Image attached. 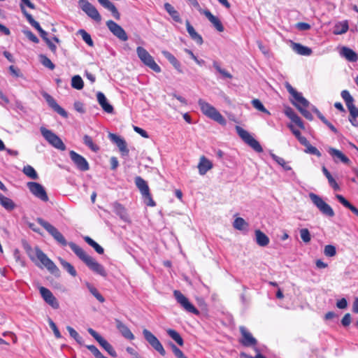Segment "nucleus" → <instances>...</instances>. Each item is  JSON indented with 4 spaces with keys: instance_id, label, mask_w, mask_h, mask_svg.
Here are the masks:
<instances>
[{
    "instance_id": "obj_49",
    "label": "nucleus",
    "mask_w": 358,
    "mask_h": 358,
    "mask_svg": "<svg viewBox=\"0 0 358 358\" xmlns=\"http://www.w3.org/2000/svg\"><path fill=\"white\" fill-rule=\"evenodd\" d=\"M294 104L296 106V107L299 109V110L301 112V113L308 120H313V115L303 107L301 104L299 103H294Z\"/></svg>"
},
{
    "instance_id": "obj_3",
    "label": "nucleus",
    "mask_w": 358,
    "mask_h": 358,
    "mask_svg": "<svg viewBox=\"0 0 358 358\" xmlns=\"http://www.w3.org/2000/svg\"><path fill=\"white\" fill-rule=\"evenodd\" d=\"M309 197L313 203L317 208L322 215L329 217H332L335 215L332 208L327 203L321 196L314 193H310Z\"/></svg>"
},
{
    "instance_id": "obj_59",
    "label": "nucleus",
    "mask_w": 358,
    "mask_h": 358,
    "mask_svg": "<svg viewBox=\"0 0 358 358\" xmlns=\"http://www.w3.org/2000/svg\"><path fill=\"white\" fill-rule=\"evenodd\" d=\"M289 119L293 122H294L298 127H299L301 129H304L303 122L301 121V118L298 116L296 113L294 114V116L291 117Z\"/></svg>"
},
{
    "instance_id": "obj_16",
    "label": "nucleus",
    "mask_w": 358,
    "mask_h": 358,
    "mask_svg": "<svg viewBox=\"0 0 358 358\" xmlns=\"http://www.w3.org/2000/svg\"><path fill=\"white\" fill-rule=\"evenodd\" d=\"M40 294L43 298V299L50 305L54 309H58L59 307V303L56 299V297L53 295V294L49 290L48 288L44 287H39Z\"/></svg>"
},
{
    "instance_id": "obj_61",
    "label": "nucleus",
    "mask_w": 358,
    "mask_h": 358,
    "mask_svg": "<svg viewBox=\"0 0 358 358\" xmlns=\"http://www.w3.org/2000/svg\"><path fill=\"white\" fill-rule=\"evenodd\" d=\"M189 36L199 45H201L203 42L201 36L196 31L190 35Z\"/></svg>"
},
{
    "instance_id": "obj_23",
    "label": "nucleus",
    "mask_w": 358,
    "mask_h": 358,
    "mask_svg": "<svg viewBox=\"0 0 358 358\" xmlns=\"http://www.w3.org/2000/svg\"><path fill=\"white\" fill-rule=\"evenodd\" d=\"M197 167L199 174L203 176L213 168V163L204 156H201Z\"/></svg>"
},
{
    "instance_id": "obj_35",
    "label": "nucleus",
    "mask_w": 358,
    "mask_h": 358,
    "mask_svg": "<svg viewBox=\"0 0 358 358\" xmlns=\"http://www.w3.org/2000/svg\"><path fill=\"white\" fill-rule=\"evenodd\" d=\"M349 26L347 20L336 23L334 27L333 33L336 35H341L346 33Z\"/></svg>"
},
{
    "instance_id": "obj_28",
    "label": "nucleus",
    "mask_w": 358,
    "mask_h": 358,
    "mask_svg": "<svg viewBox=\"0 0 358 358\" xmlns=\"http://www.w3.org/2000/svg\"><path fill=\"white\" fill-rule=\"evenodd\" d=\"M341 56L345 58L348 61L355 62L358 60L357 53L348 47H343L340 52Z\"/></svg>"
},
{
    "instance_id": "obj_50",
    "label": "nucleus",
    "mask_w": 358,
    "mask_h": 358,
    "mask_svg": "<svg viewBox=\"0 0 358 358\" xmlns=\"http://www.w3.org/2000/svg\"><path fill=\"white\" fill-rule=\"evenodd\" d=\"M233 226L238 230H243L245 227H248V223L242 217H237L234 220Z\"/></svg>"
},
{
    "instance_id": "obj_18",
    "label": "nucleus",
    "mask_w": 358,
    "mask_h": 358,
    "mask_svg": "<svg viewBox=\"0 0 358 358\" xmlns=\"http://www.w3.org/2000/svg\"><path fill=\"white\" fill-rule=\"evenodd\" d=\"M43 96L47 101V103H48L49 106L51 107L55 112H57L63 117H68V113H66V111L57 103V101L52 96H50L48 93H44Z\"/></svg>"
},
{
    "instance_id": "obj_43",
    "label": "nucleus",
    "mask_w": 358,
    "mask_h": 358,
    "mask_svg": "<svg viewBox=\"0 0 358 358\" xmlns=\"http://www.w3.org/2000/svg\"><path fill=\"white\" fill-rule=\"evenodd\" d=\"M23 173L31 179L36 180L38 176L35 169L30 165L24 166Z\"/></svg>"
},
{
    "instance_id": "obj_26",
    "label": "nucleus",
    "mask_w": 358,
    "mask_h": 358,
    "mask_svg": "<svg viewBox=\"0 0 358 358\" xmlns=\"http://www.w3.org/2000/svg\"><path fill=\"white\" fill-rule=\"evenodd\" d=\"M328 152L333 157L336 162H337L338 160L344 164H348L350 162L349 158L343 154L340 150L336 148H329Z\"/></svg>"
},
{
    "instance_id": "obj_36",
    "label": "nucleus",
    "mask_w": 358,
    "mask_h": 358,
    "mask_svg": "<svg viewBox=\"0 0 358 358\" xmlns=\"http://www.w3.org/2000/svg\"><path fill=\"white\" fill-rule=\"evenodd\" d=\"M336 198L341 204H343L345 208L350 209L358 217V209L355 206L352 205L343 196L336 194Z\"/></svg>"
},
{
    "instance_id": "obj_47",
    "label": "nucleus",
    "mask_w": 358,
    "mask_h": 358,
    "mask_svg": "<svg viewBox=\"0 0 358 358\" xmlns=\"http://www.w3.org/2000/svg\"><path fill=\"white\" fill-rule=\"evenodd\" d=\"M78 33L81 36L83 40L90 47L94 46V42L91 36L84 29L78 30Z\"/></svg>"
},
{
    "instance_id": "obj_51",
    "label": "nucleus",
    "mask_w": 358,
    "mask_h": 358,
    "mask_svg": "<svg viewBox=\"0 0 358 358\" xmlns=\"http://www.w3.org/2000/svg\"><path fill=\"white\" fill-rule=\"evenodd\" d=\"M39 57L40 62L44 66L48 68L50 70H53L55 69V64L45 55H41Z\"/></svg>"
},
{
    "instance_id": "obj_25",
    "label": "nucleus",
    "mask_w": 358,
    "mask_h": 358,
    "mask_svg": "<svg viewBox=\"0 0 358 358\" xmlns=\"http://www.w3.org/2000/svg\"><path fill=\"white\" fill-rule=\"evenodd\" d=\"M116 327L121 333V334L127 339L132 341L134 339V336L130 329L123 324L120 320H115Z\"/></svg>"
},
{
    "instance_id": "obj_57",
    "label": "nucleus",
    "mask_w": 358,
    "mask_h": 358,
    "mask_svg": "<svg viewBox=\"0 0 358 358\" xmlns=\"http://www.w3.org/2000/svg\"><path fill=\"white\" fill-rule=\"evenodd\" d=\"M347 107L350 112L349 117H358V108L355 106V105L353 103L347 106Z\"/></svg>"
},
{
    "instance_id": "obj_38",
    "label": "nucleus",
    "mask_w": 358,
    "mask_h": 358,
    "mask_svg": "<svg viewBox=\"0 0 358 358\" xmlns=\"http://www.w3.org/2000/svg\"><path fill=\"white\" fill-rule=\"evenodd\" d=\"M167 334L174 340L180 346L184 344L183 339L180 335L174 329H169L166 330Z\"/></svg>"
},
{
    "instance_id": "obj_52",
    "label": "nucleus",
    "mask_w": 358,
    "mask_h": 358,
    "mask_svg": "<svg viewBox=\"0 0 358 358\" xmlns=\"http://www.w3.org/2000/svg\"><path fill=\"white\" fill-rule=\"evenodd\" d=\"M299 233H300L301 238L302 239V241L304 243H308L310 241L311 236H310V231H308V229H306V228L301 229H300Z\"/></svg>"
},
{
    "instance_id": "obj_48",
    "label": "nucleus",
    "mask_w": 358,
    "mask_h": 358,
    "mask_svg": "<svg viewBox=\"0 0 358 358\" xmlns=\"http://www.w3.org/2000/svg\"><path fill=\"white\" fill-rule=\"evenodd\" d=\"M252 105L257 110L264 113L266 114L270 115V112L264 106L262 103L260 101V100L257 99H255L252 101Z\"/></svg>"
},
{
    "instance_id": "obj_62",
    "label": "nucleus",
    "mask_w": 358,
    "mask_h": 358,
    "mask_svg": "<svg viewBox=\"0 0 358 358\" xmlns=\"http://www.w3.org/2000/svg\"><path fill=\"white\" fill-rule=\"evenodd\" d=\"M189 36L199 45H201L203 42L201 36L196 31L190 35Z\"/></svg>"
},
{
    "instance_id": "obj_55",
    "label": "nucleus",
    "mask_w": 358,
    "mask_h": 358,
    "mask_svg": "<svg viewBox=\"0 0 358 358\" xmlns=\"http://www.w3.org/2000/svg\"><path fill=\"white\" fill-rule=\"evenodd\" d=\"M324 253L327 257H334L336 253V248L332 245H327L324 247Z\"/></svg>"
},
{
    "instance_id": "obj_12",
    "label": "nucleus",
    "mask_w": 358,
    "mask_h": 358,
    "mask_svg": "<svg viewBox=\"0 0 358 358\" xmlns=\"http://www.w3.org/2000/svg\"><path fill=\"white\" fill-rule=\"evenodd\" d=\"M135 184L138 189L140 190L143 196L149 200L148 205L150 206H155V202L152 200L151 197V194L150 193V189L147 184V182L141 176H136L135 178Z\"/></svg>"
},
{
    "instance_id": "obj_30",
    "label": "nucleus",
    "mask_w": 358,
    "mask_h": 358,
    "mask_svg": "<svg viewBox=\"0 0 358 358\" xmlns=\"http://www.w3.org/2000/svg\"><path fill=\"white\" fill-rule=\"evenodd\" d=\"M113 208L114 212L124 221L129 220V216L127 213L125 208L118 202H114L113 203Z\"/></svg>"
},
{
    "instance_id": "obj_42",
    "label": "nucleus",
    "mask_w": 358,
    "mask_h": 358,
    "mask_svg": "<svg viewBox=\"0 0 358 358\" xmlns=\"http://www.w3.org/2000/svg\"><path fill=\"white\" fill-rule=\"evenodd\" d=\"M83 143L94 152H97L99 150V147L94 143L92 138L88 135L83 136Z\"/></svg>"
},
{
    "instance_id": "obj_34",
    "label": "nucleus",
    "mask_w": 358,
    "mask_h": 358,
    "mask_svg": "<svg viewBox=\"0 0 358 358\" xmlns=\"http://www.w3.org/2000/svg\"><path fill=\"white\" fill-rule=\"evenodd\" d=\"M292 49L300 55L309 56L312 53V50L310 48L303 46L300 43H293Z\"/></svg>"
},
{
    "instance_id": "obj_11",
    "label": "nucleus",
    "mask_w": 358,
    "mask_h": 358,
    "mask_svg": "<svg viewBox=\"0 0 358 358\" xmlns=\"http://www.w3.org/2000/svg\"><path fill=\"white\" fill-rule=\"evenodd\" d=\"M80 8L92 19L96 22H100L101 17L97 9L87 0H80L78 1Z\"/></svg>"
},
{
    "instance_id": "obj_19",
    "label": "nucleus",
    "mask_w": 358,
    "mask_h": 358,
    "mask_svg": "<svg viewBox=\"0 0 358 358\" xmlns=\"http://www.w3.org/2000/svg\"><path fill=\"white\" fill-rule=\"evenodd\" d=\"M85 264L94 273L103 277H106L107 272L104 267L97 262L93 257H91Z\"/></svg>"
},
{
    "instance_id": "obj_32",
    "label": "nucleus",
    "mask_w": 358,
    "mask_h": 358,
    "mask_svg": "<svg viewBox=\"0 0 358 358\" xmlns=\"http://www.w3.org/2000/svg\"><path fill=\"white\" fill-rule=\"evenodd\" d=\"M256 243L261 247H265L269 243V238L262 231H255Z\"/></svg>"
},
{
    "instance_id": "obj_60",
    "label": "nucleus",
    "mask_w": 358,
    "mask_h": 358,
    "mask_svg": "<svg viewBox=\"0 0 358 358\" xmlns=\"http://www.w3.org/2000/svg\"><path fill=\"white\" fill-rule=\"evenodd\" d=\"M289 119L293 122H294L298 127H299L301 129H304L303 122L301 121V118L298 116L296 113L294 114V116L291 117Z\"/></svg>"
},
{
    "instance_id": "obj_58",
    "label": "nucleus",
    "mask_w": 358,
    "mask_h": 358,
    "mask_svg": "<svg viewBox=\"0 0 358 358\" xmlns=\"http://www.w3.org/2000/svg\"><path fill=\"white\" fill-rule=\"evenodd\" d=\"M172 350L177 358H187L183 354V352L174 344L171 345Z\"/></svg>"
},
{
    "instance_id": "obj_10",
    "label": "nucleus",
    "mask_w": 358,
    "mask_h": 358,
    "mask_svg": "<svg viewBox=\"0 0 358 358\" xmlns=\"http://www.w3.org/2000/svg\"><path fill=\"white\" fill-rule=\"evenodd\" d=\"M87 331L110 356L113 357H117V353L113 347L96 331L92 328H89Z\"/></svg>"
},
{
    "instance_id": "obj_53",
    "label": "nucleus",
    "mask_w": 358,
    "mask_h": 358,
    "mask_svg": "<svg viewBox=\"0 0 358 358\" xmlns=\"http://www.w3.org/2000/svg\"><path fill=\"white\" fill-rule=\"evenodd\" d=\"M305 152L316 155L317 157H321V152L318 150L317 148L313 146L310 143L306 146Z\"/></svg>"
},
{
    "instance_id": "obj_2",
    "label": "nucleus",
    "mask_w": 358,
    "mask_h": 358,
    "mask_svg": "<svg viewBox=\"0 0 358 358\" xmlns=\"http://www.w3.org/2000/svg\"><path fill=\"white\" fill-rule=\"evenodd\" d=\"M36 221L54 238L58 243L62 246L69 245V243L66 241L64 236L53 225L41 217H38Z\"/></svg>"
},
{
    "instance_id": "obj_37",
    "label": "nucleus",
    "mask_w": 358,
    "mask_h": 358,
    "mask_svg": "<svg viewBox=\"0 0 358 358\" xmlns=\"http://www.w3.org/2000/svg\"><path fill=\"white\" fill-rule=\"evenodd\" d=\"M0 203L8 210H12L15 207V203L10 199L3 196L1 193H0Z\"/></svg>"
},
{
    "instance_id": "obj_22",
    "label": "nucleus",
    "mask_w": 358,
    "mask_h": 358,
    "mask_svg": "<svg viewBox=\"0 0 358 358\" xmlns=\"http://www.w3.org/2000/svg\"><path fill=\"white\" fill-rule=\"evenodd\" d=\"M96 98L99 105L106 113H113L114 108L113 106L108 102V100L103 93L99 92L96 94Z\"/></svg>"
},
{
    "instance_id": "obj_31",
    "label": "nucleus",
    "mask_w": 358,
    "mask_h": 358,
    "mask_svg": "<svg viewBox=\"0 0 358 358\" xmlns=\"http://www.w3.org/2000/svg\"><path fill=\"white\" fill-rule=\"evenodd\" d=\"M162 54L168 59V61L173 66V67L180 73H182L180 69V63L175 57L173 55L167 50H162Z\"/></svg>"
},
{
    "instance_id": "obj_13",
    "label": "nucleus",
    "mask_w": 358,
    "mask_h": 358,
    "mask_svg": "<svg viewBox=\"0 0 358 358\" xmlns=\"http://www.w3.org/2000/svg\"><path fill=\"white\" fill-rule=\"evenodd\" d=\"M31 193L43 201H48V196L43 186L36 182H29L27 184Z\"/></svg>"
},
{
    "instance_id": "obj_1",
    "label": "nucleus",
    "mask_w": 358,
    "mask_h": 358,
    "mask_svg": "<svg viewBox=\"0 0 358 358\" xmlns=\"http://www.w3.org/2000/svg\"><path fill=\"white\" fill-rule=\"evenodd\" d=\"M198 104L200 107L201 112L208 117L213 120L222 125H225L227 122L224 117L210 103L206 102L202 99H199Z\"/></svg>"
},
{
    "instance_id": "obj_39",
    "label": "nucleus",
    "mask_w": 358,
    "mask_h": 358,
    "mask_svg": "<svg viewBox=\"0 0 358 358\" xmlns=\"http://www.w3.org/2000/svg\"><path fill=\"white\" fill-rule=\"evenodd\" d=\"M84 240L87 244L92 247L97 253L100 255L103 253V248L101 245H99L96 242H95L92 238H91L89 236H85Z\"/></svg>"
},
{
    "instance_id": "obj_14",
    "label": "nucleus",
    "mask_w": 358,
    "mask_h": 358,
    "mask_svg": "<svg viewBox=\"0 0 358 358\" xmlns=\"http://www.w3.org/2000/svg\"><path fill=\"white\" fill-rule=\"evenodd\" d=\"M69 156L78 169L81 171H87L90 169V165L87 161L82 155L78 154L73 150L70 151Z\"/></svg>"
},
{
    "instance_id": "obj_8",
    "label": "nucleus",
    "mask_w": 358,
    "mask_h": 358,
    "mask_svg": "<svg viewBox=\"0 0 358 358\" xmlns=\"http://www.w3.org/2000/svg\"><path fill=\"white\" fill-rule=\"evenodd\" d=\"M143 334L145 341L151 345V347L158 352L161 355L164 356L166 351L160 343L159 339L149 330L144 329Z\"/></svg>"
},
{
    "instance_id": "obj_41",
    "label": "nucleus",
    "mask_w": 358,
    "mask_h": 358,
    "mask_svg": "<svg viewBox=\"0 0 358 358\" xmlns=\"http://www.w3.org/2000/svg\"><path fill=\"white\" fill-rule=\"evenodd\" d=\"M61 265L63 266L64 269L72 276L75 277L77 275V272L74 267L68 262L64 259L59 258V259Z\"/></svg>"
},
{
    "instance_id": "obj_24",
    "label": "nucleus",
    "mask_w": 358,
    "mask_h": 358,
    "mask_svg": "<svg viewBox=\"0 0 358 358\" xmlns=\"http://www.w3.org/2000/svg\"><path fill=\"white\" fill-rule=\"evenodd\" d=\"M201 14H203L218 31L222 32L224 31V27L220 20L208 10H204Z\"/></svg>"
},
{
    "instance_id": "obj_33",
    "label": "nucleus",
    "mask_w": 358,
    "mask_h": 358,
    "mask_svg": "<svg viewBox=\"0 0 358 358\" xmlns=\"http://www.w3.org/2000/svg\"><path fill=\"white\" fill-rule=\"evenodd\" d=\"M164 9L176 22H182L179 13L169 3H164Z\"/></svg>"
},
{
    "instance_id": "obj_46",
    "label": "nucleus",
    "mask_w": 358,
    "mask_h": 358,
    "mask_svg": "<svg viewBox=\"0 0 358 358\" xmlns=\"http://www.w3.org/2000/svg\"><path fill=\"white\" fill-rule=\"evenodd\" d=\"M87 287L91 294L101 303H103L105 301L104 297L98 292V290L91 285L90 283H87Z\"/></svg>"
},
{
    "instance_id": "obj_40",
    "label": "nucleus",
    "mask_w": 358,
    "mask_h": 358,
    "mask_svg": "<svg viewBox=\"0 0 358 358\" xmlns=\"http://www.w3.org/2000/svg\"><path fill=\"white\" fill-rule=\"evenodd\" d=\"M71 87L76 90H80L84 87V83L82 78L78 76H74L71 78Z\"/></svg>"
},
{
    "instance_id": "obj_20",
    "label": "nucleus",
    "mask_w": 358,
    "mask_h": 358,
    "mask_svg": "<svg viewBox=\"0 0 358 358\" xmlns=\"http://www.w3.org/2000/svg\"><path fill=\"white\" fill-rule=\"evenodd\" d=\"M240 331L243 336L241 343L244 346H252L257 344V340L252 336V335L244 327H240Z\"/></svg>"
},
{
    "instance_id": "obj_6",
    "label": "nucleus",
    "mask_w": 358,
    "mask_h": 358,
    "mask_svg": "<svg viewBox=\"0 0 358 358\" xmlns=\"http://www.w3.org/2000/svg\"><path fill=\"white\" fill-rule=\"evenodd\" d=\"M236 131L242 140L250 145L254 150L257 152H262L263 149L259 143L255 140L246 130L240 126L236 127Z\"/></svg>"
},
{
    "instance_id": "obj_9",
    "label": "nucleus",
    "mask_w": 358,
    "mask_h": 358,
    "mask_svg": "<svg viewBox=\"0 0 358 358\" xmlns=\"http://www.w3.org/2000/svg\"><path fill=\"white\" fill-rule=\"evenodd\" d=\"M36 255L41 264L52 274L59 272V268L55 264L38 248H36Z\"/></svg>"
},
{
    "instance_id": "obj_64",
    "label": "nucleus",
    "mask_w": 358,
    "mask_h": 358,
    "mask_svg": "<svg viewBox=\"0 0 358 358\" xmlns=\"http://www.w3.org/2000/svg\"><path fill=\"white\" fill-rule=\"evenodd\" d=\"M351 322V315L350 313H346L341 320V323L344 327H348Z\"/></svg>"
},
{
    "instance_id": "obj_44",
    "label": "nucleus",
    "mask_w": 358,
    "mask_h": 358,
    "mask_svg": "<svg viewBox=\"0 0 358 358\" xmlns=\"http://www.w3.org/2000/svg\"><path fill=\"white\" fill-rule=\"evenodd\" d=\"M66 329L69 331L71 337H72L73 339L76 340V341L80 344H83V338L78 334V333L71 327L67 326Z\"/></svg>"
},
{
    "instance_id": "obj_27",
    "label": "nucleus",
    "mask_w": 358,
    "mask_h": 358,
    "mask_svg": "<svg viewBox=\"0 0 358 358\" xmlns=\"http://www.w3.org/2000/svg\"><path fill=\"white\" fill-rule=\"evenodd\" d=\"M69 246L84 263H85L91 257V256L87 255L80 247L77 245L76 243L69 242Z\"/></svg>"
},
{
    "instance_id": "obj_21",
    "label": "nucleus",
    "mask_w": 358,
    "mask_h": 358,
    "mask_svg": "<svg viewBox=\"0 0 358 358\" xmlns=\"http://www.w3.org/2000/svg\"><path fill=\"white\" fill-rule=\"evenodd\" d=\"M286 88L290 94L294 98L296 102L301 104L303 107H308L309 106V101L306 99L301 94L298 92L295 89H294L292 85L289 83L286 84Z\"/></svg>"
},
{
    "instance_id": "obj_4",
    "label": "nucleus",
    "mask_w": 358,
    "mask_h": 358,
    "mask_svg": "<svg viewBox=\"0 0 358 358\" xmlns=\"http://www.w3.org/2000/svg\"><path fill=\"white\" fill-rule=\"evenodd\" d=\"M136 53L140 60L156 73L161 72L160 66L155 62L150 54L143 47L136 48Z\"/></svg>"
},
{
    "instance_id": "obj_63",
    "label": "nucleus",
    "mask_w": 358,
    "mask_h": 358,
    "mask_svg": "<svg viewBox=\"0 0 358 358\" xmlns=\"http://www.w3.org/2000/svg\"><path fill=\"white\" fill-rule=\"evenodd\" d=\"M24 34L31 41L35 43H38L39 42L38 38L31 31H24Z\"/></svg>"
},
{
    "instance_id": "obj_56",
    "label": "nucleus",
    "mask_w": 358,
    "mask_h": 358,
    "mask_svg": "<svg viewBox=\"0 0 358 358\" xmlns=\"http://www.w3.org/2000/svg\"><path fill=\"white\" fill-rule=\"evenodd\" d=\"M48 322H49V325H50V328L53 331V333H54L55 337L57 338H61L62 335H61L57 327L56 326L55 323L51 319H49Z\"/></svg>"
},
{
    "instance_id": "obj_7",
    "label": "nucleus",
    "mask_w": 358,
    "mask_h": 358,
    "mask_svg": "<svg viewBox=\"0 0 358 358\" xmlns=\"http://www.w3.org/2000/svg\"><path fill=\"white\" fill-rule=\"evenodd\" d=\"M173 295L177 301V302L180 305L181 307L184 308L188 313H193L196 315H199L200 312L197 310L193 304H192L189 299L180 291L175 290L173 292Z\"/></svg>"
},
{
    "instance_id": "obj_15",
    "label": "nucleus",
    "mask_w": 358,
    "mask_h": 358,
    "mask_svg": "<svg viewBox=\"0 0 358 358\" xmlns=\"http://www.w3.org/2000/svg\"><path fill=\"white\" fill-rule=\"evenodd\" d=\"M106 26L114 36L122 41H126L128 36L123 28L113 20L106 22Z\"/></svg>"
},
{
    "instance_id": "obj_54",
    "label": "nucleus",
    "mask_w": 358,
    "mask_h": 358,
    "mask_svg": "<svg viewBox=\"0 0 358 358\" xmlns=\"http://www.w3.org/2000/svg\"><path fill=\"white\" fill-rule=\"evenodd\" d=\"M341 96L345 101L346 106H348L354 102L353 97L350 95L348 90H343L341 92Z\"/></svg>"
},
{
    "instance_id": "obj_45",
    "label": "nucleus",
    "mask_w": 358,
    "mask_h": 358,
    "mask_svg": "<svg viewBox=\"0 0 358 358\" xmlns=\"http://www.w3.org/2000/svg\"><path fill=\"white\" fill-rule=\"evenodd\" d=\"M270 155L272 157V159L280 166H281L285 170L289 171L292 169L291 166L287 164L283 158L280 157L273 153H271Z\"/></svg>"
},
{
    "instance_id": "obj_29",
    "label": "nucleus",
    "mask_w": 358,
    "mask_h": 358,
    "mask_svg": "<svg viewBox=\"0 0 358 358\" xmlns=\"http://www.w3.org/2000/svg\"><path fill=\"white\" fill-rule=\"evenodd\" d=\"M98 1L102 6H103L105 8L110 10L113 16L116 20H120V15L117 10V9L116 8V7L115 6V5L113 3H111L109 0H98Z\"/></svg>"
},
{
    "instance_id": "obj_5",
    "label": "nucleus",
    "mask_w": 358,
    "mask_h": 358,
    "mask_svg": "<svg viewBox=\"0 0 358 358\" xmlns=\"http://www.w3.org/2000/svg\"><path fill=\"white\" fill-rule=\"evenodd\" d=\"M40 131L44 138L52 146L62 151L66 150V145H64L62 139L57 135L53 133L51 130H49L45 127H41Z\"/></svg>"
},
{
    "instance_id": "obj_17",
    "label": "nucleus",
    "mask_w": 358,
    "mask_h": 358,
    "mask_svg": "<svg viewBox=\"0 0 358 358\" xmlns=\"http://www.w3.org/2000/svg\"><path fill=\"white\" fill-rule=\"evenodd\" d=\"M108 137L110 140L118 147L122 155H128L129 151L127 148V144L124 138L112 133L108 134Z\"/></svg>"
}]
</instances>
